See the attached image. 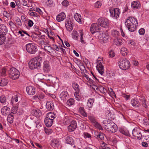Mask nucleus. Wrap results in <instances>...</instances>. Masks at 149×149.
I'll list each match as a JSON object with an SVG mask.
<instances>
[{"mask_svg": "<svg viewBox=\"0 0 149 149\" xmlns=\"http://www.w3.org/2000/svg\"><path fill=\"white\" fill-rule=\"evenodd\" d=\"M104 135L102 133H99L97 136L100 138V139L103 140L104 139Z\"/></svg>", "mask_w": 149, "mask_h": 149, "instance_id": "52", "label": "nucleus"}, {"mask_svg": "<svg viewBox=\"0 0 149 149\" xmlns=\"http://www.w3.org/2000/svg\"><path fill=\"white\" fill-rule=\"evenodd\" d=\"M73 24L71 19L70 18L65 21V26L67 30L69 31H71L73 29Z\"/></svg>", "mask_w": 149, "mask_h": 149, "instance_id": "9", "label": "nucleus"}, {"mask_svg": "<svg viewBox=\"0 0 149 149\" xmlns=\"http://www.w3.org/2000/svg\"><path fill=\"white\" fill-rule=\"evenodd\" d=\"M119 32L116 30H113L111 31V34L113 37H117L119 35Z\"/></svg>", "mask_w": 149, "mask_h": 149, "instance_id": "42", "label": "nucleus"}, {"mask_svg": "<svg viewBox=\"0 0 149 149\" xmlns=\"http://www.w3.org/2000/svg\"><path fill=\"white\" fill-rule=\"evenodd\" d=\"M93 125L95 127L99 129V130H103V128L101 125L97 122H95V123H94Z\"/></svg>", "mask_w": 149, "mask_h": 149, "instance_id": "45", "label": "nucleus"}, {"mask_svg": "<svg viewBox=\"0 0 149 149\" xmlns=\"http://www.w3.org/2000/svg\"><path fill=\"white\" fill-rule=\"evenodd\" d=\"M131 7L133 8H139L141 7V4L138 1H134L131 3Z\"/></svg>", "mask_w": 149, "mask_h": 149, "instance_id": "18", "label": "nucleus"}, {"mask_svg": "<svg viewBox=\"0 0 149 149\" xmlns=\"http://www.w3.org/2000/svg\"><path fill=\"white\" fill-rule=\"evenodd\" d=\"M118 65L121 69L126 70L129 68L130 63L129 61L126 59H120L118 60Z\"/></svg>", "mask_w": 149, "mask_h": 149, "instance_id": "4", "label": "nucleus"}, {"mask_svg": "<svg viewBox=\"0 0 149 149\" xmlns=\"http://www.w3.org/2000/svg\"><path fill=\"white\" fill-rule=\"evenodd\" d=\"M94 102V100L92 99H89L87 103V104L89 108L91 107Z\"/></svg>", "mask_w": 149, "mask_h": 149, "instance_id": "41", "label": "nucleus"}, {"mask_svg": "<svg viewBox=\"0 0 149 149\" xmlns=\"http://www.w3.org/2000/svg\"><path fill=\"white\" fill-rule=\"evenodd\" d=\"M102 5L101 2V1H97L95 4V7L97 8H100Z\"/></svg>", "mask_w": 149, "mask_h": 149, "instance_id": "48", "label": "nucleus"}, {"mask_svg": "<svg viewBox=\"0 0 149 149\" xmlns=\"http://www.w3.org/2000/svg\"><path fill=\"white\" fill-rule=\"evenodd\" d=\"M143 123L144 125H149V120L147 118H146L143 119Z\"/></svg>", "mask_w": 149, "mask_h": 149, "instance_id": "53", "label": "nucleus"}, {"mask_svg": "<svg viewBox=\"0 0 149 149\" xmlns=\"http://www.w3.org/2000/svg\"><path fill=\"white\" fill-rule=\"evenodd\" d=\"M6 101V97L5 96L3 95L0 97V101L2 103H4Z\"/></svg>", "mask_w": 149, "mask_h": 149, "instance_id": "49", "label": "nucleus"}, {"mask_svg": "<svg viewBox=\"0 0 149 149\" xmlns=\"http://www.w3.org/2000/svg\"><path fill=\"white\" fill-rule=\"evenodd\" d=\"M27 93L30 95H33L35 94L36 90L35 88L32 86H27L26 89Z\"/></svg>", "mask_w": 149, "mask_h": 149, "instance_id": "11", "label": "nucleus"}, {"mask_svg": "<svg viewBox=\"0 0 149 149\" xmlns=\"http://www.w3.org/2000/svg\"><path fill=\"white\" fill-rule=\"evenodd\" d=\"M46 107L48 110H52L54 109V104L51 102H47L46 104Z\"/></svg>", "mask_w": 149, "mask_h": 149, "instance_id": "22", "label": "nucleus"}, {"mask_svg": "<svg viewBox=\"0 0 149 149\" xmlns=\"http://www.w3.org/2000/svg\"><path fill=\"white\" fill-rule=\"evenodd\" d=\"M109 53V56L111 57H113L115 56V53L112 50H110Z\"/></svg>", "mask_w": 149, "mask_h": 149, "instance_id": "57", "label": "nucleus"}, {"mask_svg": "<svg viewBox=\"0 0 149 149\" xmlns=\"http://www.w3.org/2000/svg\"><path fill=\"white\" fill-rule=\"evenodd\" d=\"M84 136L85 138H91V135L90 134H89L86 133V132H85L84 133Z\"/></svg>", "mask_w": 149, "mask_h": 149, "instance_id": "58", "label": "nucleus"}, {"mask_svg": "<svg viewBox=\"0 0 149 149\" xmlns=\"http://www.w3.org/2000/svg\"><path fill=\"white\" fill-rule=\"evenodd\" d=\"M14 116V114L11 113L8 115L7 120L9 123H13Z\"/></svg>", "mask_w": 149, "mask_h": 149, "instance_id": "33", "label": "nucleus"}, {"mask_svg": "<svg viewBox=\"0 0 149 149\" xmlns=\"http://www.w3.org/2000/svg\"><path fill=\"white\" fill-rule=\"evenodd\" d=\"M100 28V26L97 23H94L91 25L90 30L91 33L93 34L96 32H98Z\"/></svg>", "mask_w": 149, "mask_h": 149, "instance_id": "10", "label": "nucleus"}, {"mask_svg": "<svg viewBox=\"0 0 149 149\" xmlns=\"http://www.w3.org/2000/svg\"><path fill=\"white\" fill-rule=\"evenodd\" d=\"M79 32L80 35V40L81 42V43H84V40H83V30H81L79 31Z\"/></svg>", "mask_w": 149, "mask_h": 149, "instance_id": "50", "label": "nucleus"}, {"mask_svg": "<svg viewBox=\"0 0 149 149\" xmlns=\"http://www.w3.org/2000/svg\"><path fill=\"white\" fill-rule=\"evenodd\" d=\"M18 96L17 95H15L14 96H13L11 99V104L13 105V102L15 101L17 102L18 101Z\"/></svg>", "mask_w": 149, "mask_h": 149, "instance_id": "43", "label": "nucleus"}, {"mask_svg": "<svg viewBox=\"0 0 149 149\" xmlns=\"http://www.w3.org/2000/svg\"><path fill=\"white\" fill-rule=\"evenodd\" d=\"M127 52H128V51L126 48L123 47L121 48V53L123 56H125L126 55Z\"/></svg>", "mask_w": 149, "mask_h": 149, "instance_id": "37", "label": "nucleus"}, {"mask_svg": "<svg viewBox=\"0 0 149 149\" xmlns=\"http://www.w3.org/2000/svg\"><path fill=\"white\" fill-rule=\"evenodd\" d=\"M9 24L11 28H15V24L12 21H10L9 22Z\"/></svg>", "mask_w": 149, "mask_h": 149, "instance_id": "63", "label": "nucleus"}, {"mask_svg": "<svg viewBox=\"0 0 149 149\" xmlns=\"http://www.w3.org/2000/svg\"><path fill=\"white\" fill-rule=\"evenodd\" d=\"M131 104L134 107L138 108L140 106V102L134 99L131 101Z\"/></svg>", "mask_w": 149, "mask_h": 149, "instance_id": "19", "label": "nucleus"}, {"mask_svg": "<svg viewBox=\"0 0 149 149\" xmlns=\"http://www.w3.org/2000/svg\"><path fill=\"white\" fill-rule=\"evenodd\" d=\"M107 123V124L104 126V128L107 130L112 133L115 132L117 131V126L112 121L108 120Z\"/></svg>", "mask_w": 149, "mask_h": 149, "instance_id": "3", "label": "nucleus"}, {"mask_svg": "<svg viewBox=\"0 0 149 149\" xmlns=\"http://www.w3.org/2000/svg\"><path fill=\"white\" fill-rule=\"evenodd\" d=\"M122 96L125 98L126 100L129 99L130 96V95H127L125 93H123L122 94Z\"/></svg>", "mask_w": 149, "mask_h": 149, "instance_id": "62", "label": "nucleus"}, {"mask_svg": "<svg viewBox=\"0 0 149 149\" xmlns=\"http://www.w3.org/2000/svg\"><path fill=\"white\" fill-rule=\"evenodd\" d=\"M20 75V73L19 71L17 72H16L14 74H11L10 75V77L13 79L15 80L17 79Z\"/></svg>", "mask_w": 149, "mask_h": 149, "instance_id": "26", "label": "nucleus"}, {"mask_svg": "<svg viewBox=\"0 0 149 149\" xmlns=\"http://www.w3.org/2000/svg\"><path fill=\"white\" fill-rule=\"evenodd\" d=\"M88 118L93 123V124L95 122H96V119L95 117L93 116H88Z\"/></svg>", "mask_w": 149, "mask_h": 149, "instance_id": "47", "label": "nucleus"}, {"mask_svg": "<svg viewBox=\"0 0 149 149\" xmlns=\"http://www.w3.org/2000/svg\"><path fill=\"white\" fill-rule=\"evenodd\" d=\"M46 118L50 119L53 120L55 118V115L52 112H50L47 114V116Z\"/></svg>", "mask_w": 149, "mask_h": 149, "instance_id": "39", "label": "nucleus"}, {"mask_svg": "<svg viewBox=\"0 0 149 149\" xmlns=\"http://www.w3.org/2000/svg\"><path fill=\"white\" fill-rule=\"evenodd\" d=\"M47 3V5L49 7H52L53 5L52 1L50 0H48Z\"/></svg>", "mask_w": 149, "mask_h": 149, "instance_id": "61", "label": "nucleus"}, {"mask_svg": "<svg viewBox=\"0 0 149 149\" xmlns=\"http://www.w3.org/2000/svg\"><path fill=\"white\" fill-rule=\"evenodd\" d=\"M68 129L69 132H71L74 131L75 129L70 125L68 127Z\"/></svg>", "mask_w": 149, "mask_h": 149, "instance_id": "64", "label": "nucleus"}, {"mask_svg": "<svg viewBox=\"0 0 149 149\" xmlns=\"http://www.w3.org/2000/svg\"><path fill=\"white\" fill-rule=\"evenodd\" d=\"M8 82V79L6 78L2 79L0 80V86H6Z\"/></svg>", "mask_w": 149, "mask_h": 149, "instance_id": "27", "label": "nucleus"}, {"mask_svg": "<svg viewBox=\"0 0 149 149\" xmlns=\"http://www.w3.org/2000/svg\"><path fill=\"white\" fill-rule=\"evenodd\" d=\"M72 127H73V128L75 129L77 128V124L76 122L75 121L73 120L71 122L70 125Z\"/></svg>", "mask_w": 149, "mask_h": 149, "instance_id": "51", "label": "nucleus"}, {"mask_svg": "<svg viewBox=\"0 0 149 149\" xmlns=\"http://www.w3.org/2000/svg\"><path fill=\"white\" fill-rule=\"evenodd\" d=\"M15 21L17 24L19 26H21L22 25V23L21 20L19 18H17Z\"/></svg>", "mask_w": 149, "mask_h": 149, "instance_id": "54", "label": "nucleus"}, {"mask_svg": "<svg viewBox=\"0 0 149 149\" xmlns=\"http://www.w3.org/2000/svg\"><path fill=\"white\" fill-rule=\"evenodd\" d=\"M109 39V37L108 33L104 32L102 33V36L100 38V40L104 42H107Z\"/></svg>", "mask_w": 149, "mask_h": 149, "instance_id": "14", "label": "nucleus"}, {"mask_svg": "<svg viewBox=\"0 0 149 149\" xmlns=\"http://www.w3.org/2000/svg\"><path fill=\"white\" fill-rule=\"evenodd\" d=\"M43 70L44 72H48L50 70L49 62L47 61H45L43 63Z\"/></svg>", "mask_w": 149, "mask_h": 149, "instance_id": "12", "label": "nucleus"}, {"mask_svg": "<svg viewBox=\"0 0 149 149\" xmlns=\"http://www.w3.org/2000/svg\"><path fill=\"white\" fill-rule=\"evenodd\" d=\"M60 97L61 99L63 101H65L67 98H68V93L65 91H63L60 94Z\"/></svg>", "mask_w": 149, "mask_h": 149, "instance_id": "17", "label": "nucleus"}, {"mask_svg": "<svg viewBox=\"0 0 149 149\" xmlns=\"http://www.w3.org/2000/svg\"><path fill=\"white\" fill-rule=\"evenodd\" d=\"M44 49L45 51L47 52L49 54H50L52 52L53 50H54L52 47L48 45L45 46Z\"/></svg>", "mask_w": 149, "mask_h": 149, "instance_id": "29", "label": "nucleus"}, {"mask_svg": "<svg viewBox=\"0 0 149 149\" xmlns=\"http://www.w3.org/2000/svg\"><path fill=\"white\" fill-rule=\"evenodd\" d=\"M132 135L135 137H137L138 139H141V132L137 130V129L134 128L132 130Z\"/></svg>", "mask_w": 149, "mask_h": 149, "instance_id": "13", "label": "nucleus"}, {"mask_svg": "<svg viewBox=\"0 0 149 149\" xmlns=\"http://www.w3.org/2000/svg\"><path fill=\"white\" fill-rule=\"evenodd\" d=\"M10 111L9 108L6 106H4L1 109V113L3 115L6 116L10 112Z\"/></svg>", "mask_w": 149, "mask_h": 149, "instance_id": "16", "label": "nucleus"}, {"mask_svg": "<svg viewBox=\"0 0 149 149\" xmlns=\"http://www.w3.org/2000/svg\"><path fill=\"white\" fill-rule=\"evenodd\" d=\"M65 141L67 143L73 145L74 143V140L70 136H67L65 138Z\"/></svg>", "mask_w": 149, "mask_h": 149, "instance_id": "20", "label": "nucleus"}, {"mask_svg": "<svg viewBox=\"0 0 149 149\" xmlns=\"http://www.w3.org/2000/svg\"><path fill=\"white\" fill-rule=\"evenodd\" d=\"M74 100L72 98H71L67 101V104L68 105L71 106L74 104Z\"/></svg>", "mask_w": 149, "mask_h": 149, "instance_id": "44", "label": "nucleus"}, {"mask_svg": "<svg viewBox=\"0 0 149 149\" xmlns=\"http://www.w3.org/2000/svg\"><path fill=\"white\" fill-rule=\"evenodd\" d=\"M60 144V142L58 139H53L52 141L51 145L54 147H57Z\"/></svg>", "mask_w": 149, "mask_h": 149, "instance_id": "25", "label": "nucleus"}, {"mask_svg": "<svg viewBox=\"0 0 149 149\" xmlns=\"http://www.w3.org/2000/svg\"><path fill=\"white\" fill-rule=\"evenodd\" d=\"M74 18L78 22L81 23V17L80 15L77 13H76L74 15Z\"/></svg>", "mask_w": 149, "mask_h": 149, "instance_id": "28", "label": "nucleus"}, {"mask_svg": "<svg viewBox=\"0 0 149 149\" xmlns=\"http://www.w3.org/2000/svg\"><path fill=\"white\" fill-rule=\"evenodd\" d=\"M6 69L5 68H3L1 69V76H4L6 75Z\"/></svg>", "mask_w": 149, "mask_h": 149, "instance_id": "46", "label": "nucleus"}, {"mask_svg": "<svg viewBox=\"0 0 149 149\" xmlns=\"http://www.w3.org/2000/svg\"><path fill=\"white\" fill-rule=\"evenodd\" d=\"M27 51L31 54H35L38 51L37 46L33 43H28L26 45Z\"/></svg>", "mask_w": 149, "mask_h": 149, "instance_id": "5", "label": "nucleus"}, {"mask_svg": "<svg viewBox=\"0 0 149 149\" xmlns=\"http://www.w3.org/2000/svg\"><path fill=\"white\" fill-rule=\"evenodd\" d=\"M62 4L63 6L67 7L68 5L69 2L67 0H65L62 2Z\"/></svg>", "mask_w": 149, "mask_h": 149, "instance_id": "55", "label": "nucleus"}, {"mask_svg": "<svg viewBox=\"0 0 149 149\" xmlns=\"http://www.w3.org/2000/svg\"><path fill=\"white\" fill-rule=\"evenodd\" d=\"M7 33H0V45H2L6 39L5 35Z\"/></svg>", "mask_w": 149, "mask_h": 149, "instance_id": "23", "label": "nucleus"}, {"mask_svg": "<svg viewBox=\"0 0 149 149\" xmlns=\"http://www.w3.org/2000/svg\"><path fill=\"white\" fill-rule=\"evenodd\" d=\"M42 61V57L39 56L35 57L29 62V67L31 69H34L38 67H40Z\"/></svg>", "mask_w": 149, "mask_h": 149, "instance_id": "2", "label": "nucleus"}, {"mask_svg": "<svg viewBox=\"0 0 149 149\" xmlns=\"http://www.w3.org/2000/svg\"><path fill=\"white\" fill-rule=\"evenodd\" d=\"M125 23L128 30L131 32L135 31L138 26L137 19L133 17H128L126 19Z\"/></svg>", "mask_w": 149, "mask_h": 149, "instance_id": "1", "label": "nucleus"}, {"mask_svg": "<svg viewBox=\"0 0 149 149\" xmlns=\"http://www.w3.org/2000/svg\"><path fill=\"white\" fill-rule=\"evenodd\" d=\"M66 18V15L64 13H61L58 15L56 17V19L58 22L63 20Z\"/></svg>", "mask_w": 149, "mask_h": 149, "instance_id": "15", "label": "nucleus"}, {"mask_svg": "<svg viewBox=\"0 0 149 149\" xmlns=\"http://www.w3.org/2000/svg\"><path fill=\"white\" fill-rule=\"evenodd\" d=\"M140 101L141 102L142 105L145 108H146L147 107V106L145 103L146 100L145 98L142 97L140 98Z\"/></svg>", "mask_w": 149, "mask_h": 149, "instance_id": "35", "label": "nucleus"}, {"mask_svg": "<svg viewBox=\"0 0 149 149\" xmlns=\"http://www.w3.org/2000/svg\"><path fill=\"white\" fill-rule=\"evenodd\" d=\"M32 113L34 116L38 117L42 114L41 111L38 109H35L32 111Z\"/></svg>", "mask_w": 149, "mask_h": 149, "instance_id": "24", "label": "nucleus"}, {"mask_svg": "<svg viewBox=\"0 0 149 149\" xmlns=\"http://www.w3.org/2000/svg\"><path fill=\"white\" fill-rule=\"evenodd\" d=\"M29 15L31 16H34L37 17L38 16V15L36 13L33 12H31L30 14Z\"/></svg>", "mask_w": 149, "mask_h": 149, "instance_id": "56", "label": "nucleus"}, {"mask_svg": "<svg viewBox=\"0 0 149 149\" xmlns=\"http://www.w3.org/2000/svg\"><path fill=\"white\" fill-rule=\"evenodd\" d=\"M100 91L103 93H105L106 91V89L102 86H100L99 88Z\"/></svg>", "mask_w": 149, "mask_h": 149, "instance_id": "59", "label": "nucleus"}, {"mask_svg": "<svg viewBox=\"0 0 149 149\" xmlns=\"http://www.w3.org/2000/svg\"><path fill=\"white\" fill-rule=\"evenodd\" d=\"M119 131L122 134L127 136H130V134L128 130H125L122 128H120L119 129Z\"/></svg>", "mask_w": 149, "mask_h": 149, "instance_id": "30", "label": "nucleus"}, {"mask_svg": "<svg viewBox=\"0 0 149 149\" xmlns=\"http://www.w3.org/2000/svg\"><path fill=\"white\" fill-rule=\"evenodd\" d=\"M109 11L110 13V16L111 17H114L116 19L119 17L120 11L118 8H111L109 9Z\"/></svg>", "mask_w": 149, "mask_h": 149, "instance_id": "7", "label": "nucleus"}, {"mask_svg": "<svg viewBox=\"0 0 149 149\" xmlns=\"http://www.w3.org/2000/svg\"><path fill=\"white\" fill-rule=\"evenodd\" d=\"M97 23L99 25L104 28L108 27L109 24V20L107 18L103 17L99 18Z\"/></svg>", "mask_w": 149, "mask_h": 149, "instance_id": "6", "label": "nucleus"}, {"mask_svg": "<svg viewBox=\"0 0 149 149\" xmlns=\"http://www.w3.org/2000/svg\"><path fill=\"white\" fill-rule=\"evenodd\" d=\"M45 123L46 126L49 127L52 125L53 121L50 119L46 118L45 120Z\"/></svg>", "mask_w": 149, "mask_h": 149, "instance_id": "21", "label": "nucleus"}, {"mask_svg": "<svg viewBox=\"0 0 149 149\" xmlns=\"http://www.w3.org/2000/svg\"><path fill=\"white\" fill-rule=\"evenodd\" d=\"M139 32L140 35H142L144 34L145 32V30L143 28H141L139 30Z\"/></svg>", "mask_w": 149, "mask_h": 149, "instance_id": "60", "label": "nucleus"}, {"mask_svg": "<svg viewBox=\"0 0 149 149\" xmlns=\"http://www.w3.org/2000/svg\"><path fill=\"white\" fill-rule=\"evenodd\" d=\"M18 71L15 68L12 67L10 68V70H9V75H10L12 74H14L16 72H17V71Z\"/></svg>", "mask_w": 149, "mask_h": 149, "instance_id": "38", "label": "nucleus"}, {"mask_svg": "<svg viewBox=\"0 0 149 149\" xmlns=\"http://www.w3.org/2000/svg\"><path fill=\"white\" fill-rule=\"evenodd\" d=\"M18 107V105L17 104H16L15 106H14L12 109L11 113L13 114L17 112Z\"/></svg>", "mask_w": 149, "mask_h": 149, "instance_id": "36", "label": "nucleus"}, {"mask_svg": "<svg viewBox=\"0 0 149 149\" xmlns=\"http://www.w3.org/2000/svg\"><path fill=\"white\" fill-rule=\"evenodd\" d=\"M72 86L75 91L79 92V85L76 83L74 82L72 84Z\"/></svg>", "mask_w": 149, "mask_h": 149, "instance_id": "34", "label": "nucleus"}, {"mask_svg": "<svg viewBox=\"0 0 149 149\" xmlns=\"http://www.w3.org/2000/svg\"><path fill=\"white\" fill-rule=\"evenodd\" d=\"M97 69L99 72L102 75H103L104 73V66L103 65L102 62V61L97 60Z\"/></svg>", "mask_w": 149, "mask_h": 149, "instance_id": "8", "label": "nucleus"}, {"mask_svg": "<svg viewBox=\"0 0 149 149\" xmlns=\"http://www.w3.org/2000/svg\"><path fill=\"white\" fill-rule=\"evenodd\" d=\"M114 43L117 45H120L122 44V40L119 38L115 39L114 40Z\"/></svg>", "mask_w": 149, "mask_h": 149, "instance_id": "32", "label": "nucleus"}, {"mask_svg": "<svg viewBox=\"0 0 149 149\" xmlns=\"http://www.w3.org/2000/svg\"><path fill=\"white\" fill-rule=\"evenodd\" d=\"M72 35L73 38L76 40L78 39V33L76 31L74 30L72 32Z\"/></svg>", "mask_w": 149, "mask_h": 149, "instance_id": "40", "label": "nucleus"}, {"mask_svg": "<svg viewBox=\"0 0 149 149\" xmlns=\"http://www.w3.org/2000/svg\"><path fill=\"white\" fill-rule=\"evenodd\" d=\"M0 33H7V29L6 26L3 24H0Z\"/></svg>", "mask_w": 149, "mask_h": 149, "instance_id": "31", "label": "nucleus"}]
</instances>
